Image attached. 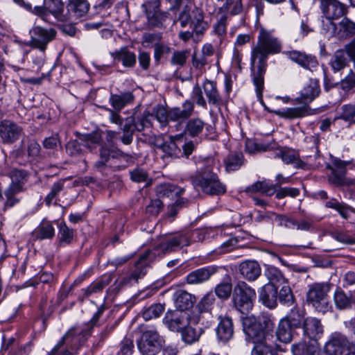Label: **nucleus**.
<instances>
[{
  "mask_svg": "<svg viewBox=\"0 0 355 355\" xmlns=\"http://www.w3.org/2000/svg\"><path fill=\"white\" fill-rule=\"evenodd\" d=\"M245 334L254 344L252 355H276L274 324L262 317L246 316L242 318Z\"/></svg>",
  "mask_w": 355,
  "mask_h": 355,
  "instance_id": "1",
  "label": "nucleus"
},
{
  "mask_svg": "<svg viewBox=\"0 0 355 355\" xmlns=\"http://www.w3.org/2000/svg\"><path fill=\"white\" fill-rule=\"evenodd\" d=\"M281 51V45L277 39L270 32L261 28L257 45L252 49L251 66L254 69L256 60H258L257 72L254 76L253 82L256 87L257 95L262 96L263 87V74L266 71V60L269 54L277 53Z\"/></svg>",
  "mask_w": 355,
  "mask_h": 355,
  "instance_id": "2",
  "label": "nucleus"
},
{
  "mask_svg": "<svg viewBox=\"0 0 355 355\" xmlns=\"http://www.w3.org/2000/svg\"><path fill=\"white\" fill-rule=\"evenodd\" d=\"M320 1L322 13L327 21V23L322 21L323 30L333 35L338 28L334 21L344 17L347 12V8L338 0Z\"/></svg>",
  "mask_w": 355,
  "mask_h": 355,
  "instance_id": "3",
  "label": "nucleus"
},
{
  "mask_svg": "<svg viewBox=\"0 0 355 355\" xmlns=\"http://www.w3.org/2000/svg\"><path fill=\"white\" fill-rule=\"evenodd\" d=\"M191 179L193 186L199 187L206 194L220 195L226 191L225 186L220 182L218 175L209 170L199 172Z\"/></svg>",
  "mask_w": 355,
  "mask_h": 355,
  "instance_id": "4",
  "label": "nucleus"
},
{
  "mask_svg": "<svg viewBox=\"0 0 355 355\" xmlns=\"http://www.w3.org/2000/svg\"><path fill=\"white\" fill-rule=\"evenodd\" d=\"M329 290L330 286L327 283L313 284L307 293V301L318 312L326 313L331 308L327 295Z\"/></svg>",
  "mask_w": 355,
  "mask_h": 355,
  "instance_id": "5",
  "label": "nucleus"
},
{
  "mask_svg": "<svg viewBox=\"0 0 355 355\" xmlns=\"http://www.w3.org/2000/svg\"><path fill=\"white\" fill-rule=\"evenodd\" d=\"M255 298L254 290L245 282H241L235 287L233 296L234 304L236 309L241 313H248L252 309Z\"/></svg>",
  "mask_w": 355,
  "mask_h": 355,
  "instance_id": "6",
  "label": "nucleus"
},
{
  "mask_svg": "<svg viewBox=\"0 0 355 355\" xmlns=\"http://www.w3.org/2000/svg\"><path fill=\"white\" fill-rule=\"evenodd\" d=\"M164 340L158 332L153 329L144 331L138 342V348L145 355H155L163 345Z\"/></svg>",
  "mask_w": 355,
  "mask_h": 355,
  "instance_id": "7",
  "label": "nucleus"
},
{
  "mask_svg": "<svg viewBox=\"0 0 355 355\" xmlns=\"http://www.w3.org/2000/svg\"><path fill=\"white\" fill-rule=\"evenodd\" d=\"M9 176L11 179V184L5 191L7 198L6 205L12 207L19 201L14 196L24 190L26 173L24 171L12 169L9 173Z\"/></svg>",
  "mask_w": 355,
  "mask_h": 355,
  "instance_id": "8",
  "label": "nucleus"
},
{
  "mask_svg": "<svg viewBox=\"0 0 355 355\" xmlns=\"http://www.w3.org/2000/svg\"><path fill=\"white\" fill-rule=\"evenodd\" d=\"M30 46L44 51L47 44L55 38L56 31L53 28L35 26L30 31Z\"/></svg>",
  "mask_w": 355,
  "mask_h": 355,
  "instance_id": "9",
  "label": "nucleus"
},
{
  "mask_svg": "<svg viewBox=\"0 0 355 355\" xmlns=\"http://www.w3.org/2000/svg\"><path fill=\"white\" fill-rule=\"evenodd\" d=\"M352 345L345 337H332L326 343L324 352L326 355H343Z\"/></svg>",
  "mask_w": 355,
  "mask_h": 355,
  "instance_id": "10",
  "label": "nucleus"
},
{
  "mask_svg": "<svg viewBox=\"0 0 355 355\" xmlns=\"http://www.w3.org/2000/svg\"><path fill=\"white\" fill-rule=\"evenodd\" d=\"M164 322L173 331H181L189 322L187 315L182 311H169L166 313Z\"/></svg>",
  "mask_w": 355,
  "mask_h": 355,
  "instance_id": "11",
  "label": "nucleus"
},
{
  "mask_svg": "<svg viewBox=\"0 0 355 355\" xmlns=\"http://www.w3.org/2000/svg\"><path fill=\"white\" fill-rule=\"evenodd\" d=\"M22 129L10 121H3L0 123V137L3 143L11 144L19 139Z\"/></svg>",
  "mask_w": 355,
  "mask_h": 355,
  "instance_id": "12",
  "label": "nucleus"
},
{
  "mask_svg": "<svg viewBox=\"0 0 355 355\" xmlns=\"http://www.w3.org/2000/svg\"><path fill=\"white\" fill-rule=\"evenodd\" d=\"M275 157L281 158L286 164H294L296 168H304L306 166V164L300 159L298 153L291 148H278L275 153Z\"/></svg>",
  "mask_w": 355,
  "mask_h": 355,
  "instance_id": "13",
  "label": "nucleus"
},
{
  "mask_svg": "<svg viewBox=\"0 0 355 355\" xmlns=\"http://www.w3.org/2000/svg\"><path fill=\"white\" fill-rule=\"evenodd\" d=\"M303 330L304 335L309 338L311 340H317L323 333V327L320 320L309 317L304 320Z\"/></svg>",
  "mask_w": 355,
  "mask_h": 355,
  "instance_id": "14",
  "label": "nucleus"
},
{
  "mask_svg": "<svg viewBox=\"0 0 355 355\" xmlns=\"http://www.w3.org/2000/svg\"><path fill=\"white\" fill-rule=\"evenodd\" d=\"M80 333H78L75 327L70 329L59 341V343L53 348L51 351L52 354H55L58 349L64 345L67 344L70 346L71 351L69 349L64 350L61 355H73V352L76 349L75 345L78 340V336Z\"/></svg>",
  "mask_w": 355,
  "mask_h": 355,
  "instance_id": "15",
  "label": "nucleus"
},
{
  "mask_svg": "<svg viewBox=\"0 0 355 355\" xmlns=\"http://www.w3.org/2000/svg\"><path fill=\"white\" fill-rule=\"evenodd\" d=\"M193 110V103L189 101H187L182 104V107H175L169 109V119L171 121L182 123L191 116Z\"/></svg>",
  "mask_w": 355,
  "mask_h": 355,
  "instance_id": "16",
  "label": "nucleus"
},
{
  "mask_svg": "<svg viewBox=\"0 0 355 355\" xmlns=\"http://www.w3.org/2000/svg\"><path fill=\"white\" fill-rule=\"evenodd\" d=\"M234 334L232 320L227 316H220L219 323L216 329V334L220 340L223 343L230 340Z\"/></svg>",
  "mask_w": 355,
  "mask_h": 355,
  "instance_id": "17",
  "label": "nucleus"
},
{
  "mask_svg": "<svg viewBox=\"0 0 355 355\" xmlns=\"http://www.w3.org/2000/svg\"><path fill=\"white\" fill-rule=\"evenodd\" d=\"M189 245V238L186 234H178L166 239L161 244L164 252H169L176 250L178 248Z\"/></svg>",
  "mask_w": 355,
  "mask_h": 355,
  "instance_id": "18",
  "label": "nucleus"
},
{
  "mask_svg": "<svg viewBox=\"0 0 355 355\" xmlns=\"http://www.w3.org/2000/svg\"><path fill=\"white\" fill-rule=\"evenodd\" d=\"M259 298L265 306L269 308L275 307L277 300V286L272 284H265L261 288Z\"/></svg>",
  "mask_w": 355,
  "mask_h": 355,
  "instance_id": "19",
  "label": "nucleus"
},
{
  "mask_svg": "<svg viewBox=\"0 0 355 355\" xmlns=\"http://www.w3.org/2000/svg\"><path fill=\"white\" fill-rule=\"evenodd\" d=\"M292 352L294 355H321L320 345L317 340L293 345Z\"/></svg>",
  "mask_w": 355,
  "mask_h": 355,
  "instance_id": "20",
  "label": "nucleus"
},
{
  "mask_svg": "<svg viewBox=\"0 0 355 355\" xmlns=\"http://www.w3.org/2000/svg\"><path fill=\"white\" fill-rule=\"evenodd\" d=\"M173 300L176 308L183 312L192 307L195 297L185 291L179 290L174 293Z\"/></svg>",
  "mask_w": 355,
  "mask_h": 355,
  "instance_id": "21",
  "label": "nucleus"
},
{
  "mask_svg": "<svg viewBox=\"0 0 355 355\" xmlns=\"http://www.w3.org/2000/svg\"><path fill=\"white\" fill-rule=\"evenodd\" d=\"M159 3L157 0L148 1L143 4L148 22L153 26H158L160 24L161 13L159 10Z\"/></svg>",
  "mask_w": 355,
  "mask_h": 355,
  "instance_id": "22",
  "label": "nucleus"
},
{
  "mask_svg": "<svg viewBox=\"0 0 355 355\" xmlns=\"http://www.w3.org/2000/svg\"><path fill=\"white\" fill-rule=\"evenodd\" d=\"M240 272L249 281L255 280L261 275L259 264L254 261H246L241 263Z\"/></svg>",
  "mask_w": 355,
  "mask_h": 355,
  "instance_id": "23",
  "label": "nucleus"
},
{
  "mask_svg": "<svg viewBox=\"0 0 355 355\" xmlns=\"http://www.w3.org/2000/svg\"><path fill=\"white\" fill-rule=\"evenodd\" d=\"M216 272L213 268H202L189 273L187 282L189 284H199L207 281Z\"/></svg>",
  "mask_w": 355,
  "mask_h": 355,
  "instance_id": "24",
  "label": "nucleus"
},
{
  "mask_svg": "<svg viewBox=\"0 0 355 355\" xmlns=\"http://www.w3.org/2000/svg\"><path fill=\"white\" fill-rule=\"evenodd\" d=\"M288 55L291 60L307 69L311 70L318 65V62L314 57L299 51H291L288 53Z\"/></svg>",
  "mask_w": 355,
  "mask_h": 355,
  "instance_id": "25",
  "label": "nucleus"
},
{
  "mask_svg": "<svg viewBox=\"0 0 355 355\" xmlns=\"http://www.w3.org/2000/svg\"><path fill=\"white\" fill-rule=\"evenodd\" d=\"M320 87L318 81L315 79H310L301 90V98L304 103L311 102L319 95Z\"/></svg>",
  "mask_w": 355,
  "mask_h": 355,
  "instance_id": "26",
  "label": "nucleus"
},
{
  "mask_svg": "<svg viewBox=\"0 0 355 355\" xmlns=\"http://www.w3.org/2000/svg\"><path fill=\"white\" fill-rule=\"evenodd\" d=\"M113 57L115 60L121 62L125 67L132 68L136 64V55L126 48H122L115 51L113 53Z\"/></svg>",
  "mask_w": 355,
  "mask_h": 355,
  "instance_id": "27",
  "label": "nucleus"
},
{
  "mask_svg": "<svg viewBox=\"0 0 355 355\" xmlns=\"http://www.w3.org/2000/svg\"><path fill=\"white\" fill-rule=\"evenodd\" d=\"M134 99V96L131 92H125L120 95L111 94L110 103L115 111H120L127 104L131 103Z\"/></svg>",
  "mask_w": 355,
  "mask_h": 355,
  "instance_id": "28",
  "label": "nucleus"
},
{
  "mask_svg": "<svg viewBox=\"0 0 355 355\" xmlns=\"http://www.w3.org/2000/svg\"><path fill=\"white\" fill-rule=\"evenodd\" d=\"M89 4L87 0H69L67 10L70 14L80 17L89 10Z\"/></svg>",
  "mask_w": 355,
  "mask_h": 355,
  "instance_id": "29",
  "label": "nucleus"
},
{
  "mask_svg": "<svg viewBox=\"0 0 355 355\" xmlns=\"http://www.w3.org/2000/svg\"><path fill=\"white\" fill-rule=\"evenodd\" d=\"M44 8L60 21L66 20L62 15L64 4L61 0H44Z\"/></svg>",
  "mask_w": 355,
  "mask_h": 355,
  "instance_id": "30",
  "label": "nucleus"
},
{
  "mask_svg": "<svg viewBox=\"0 0 355 355\" xmlns=\"http://www.w3.org/2000/svg\"><path fill=\"white\" fill-rule=\"evenodd\" d=\"M203 89L209 104L218 106L221 103V98L218 92L216 84L209 80L205 82Z\"/></svg>",
  "mask_w": 355,
  "mask_h": 355,
  "instance_id": "31",
  "label": "nucleus"
},
{
  "mask_svg": "<svg viewBox=\"0 0 355 355\" xmlns=\"http://www.w3.org/2000/svg\"><path fill=\"white\" fill-rule=\"evenodd\" d=\"M294 330L287 321L282 319L277 330V337L283 343H290L292 340Z\"/></svg>",
  "mask_w": 355,
  "mask_h": 355,
  "instance_id": "32",
  "label": "nucleus"
},
{
  "mask_svg": "<svg viewBox=\"0 0 355 355\" xmlns=\"http://www.w3.org/2000/svg\"><path fill=\"white\" fill-rule=\"evenodd\" d=\"M334 300L336 306L339 309H348L354 302L352 294L348 296L340 288L336 290Z\"/></svg>",
  "mask_w": 355,
  "mask_h": 355,
  "instance_id": "33",
  "label": "nucleus"
},
{
  "mask_svg": "<svg viewBox=\"0 0 355 355\" xmlns=\"http://www.w3.org/2000/svg\"><path fill=\"white\" fill-rule=\"evenodd\" d=\"M176 137H171L168 141H164L159 146V148L162 149L164 153V157H170L172 159L179 157L181 151L175 144V139Z\"/></svg>",
  "mask_w": 355,
  "mask_h": 355,
  "instance_id": "34",
  "label": "nucleus"
},
{
  "mask_svg": "<svg viewBox=\"0 0 355 355\" xmlns=\"http://www.w3.org/2000/svg\"><path fill=\"white\" fill-rule=\"evenodd\" d=\"M271 112L285 119H295L303 117L307 114V110L304 107H291L286 110H272Z\"/></svg>",
  "mask_w": 355,
  "mask_h": 355,
  "instance_id": "35",
  "label": "nucleus"
},
{
  "mask_svg": "<svg viewBox=\"0 0 355 355\" xmlns=\"http://www.w3.org/2000/svg\"><path fill=\"white\" fill-rule=\"evenodd\" d=\"M205 122L200 118L189 119L185 127V132L192 137H198L202 132Z\"/></svg>",
  "mask_w": 355,
  "mask_h": 355,
  "instance_id": "36",
  "label": "nucleus"
},
{
  "mask_svg": "<svg viewBox=\"0 0 355 355\" xmlns=\"http://www.w3.org/2000/svg\"><path fill=\"white\" fill-rule=\"evenodd\" d=\"M347 52L343 50L336 51L330 62L331 67L334 71H339L347 65Z\"/></svg>",
  "mask_w": 355,
  "mask_h": 355,
  "instance_id": "37",
  "label": "nucleus"
},
{
  "mask_svg": "<svg viewBox=\"0 0 355 355\" xmlns=\"http://www.w3.org/2000/svg\"><path fill=\"white\" fill-rule=\"evenodd\" d=\"M78 138L83 145L92 150L93 148L101 143L102 137L98 132H92L88 134H78Z\"/></svg>",
  "mask_w": 355,
  "mask_h": 355,
  "instance_id": "38",
  "label": "nucleus"
},
{
  "mask_svg": "<svg viewBox=\"0 0 355 355\" xmlns=\"http://www.w3.org/2000/svg\"><path fill=\"white\" fill-rule=\"evenodd\" d=\"M183 191V189L178 188L176 186L169 183L161 184L156 188V192L159 197H171L173 195L180 196Z\"/></svg>",
  "mask_w": 355,
  "mask_h": 355,
  "instance_id": "39",
  "label": "nucleus"
},
{
  "mask_svg": "<svg viewBox=\"0 0 355 355\" xmlns=\"http://www.w3.org/2000/svg\"><path fill=\"white\" fill-rule=\"evenodd\" d=\"M265 275L269 280L268 284H272L277 287L287 283V280L283 276L282 272L275 267L268 268Z\"/></svg>",
  "mask_w": 355,
  "mask_h": 355,
  "instance_id": "40",
  "label": "nucleus"
},
{
  "mask_svg": "<svg viewBox=\"0 0 355 355\" xmlns=\"http://www.w3.org/2000/svg\"><path fill=\"white\" fill-rule=\"evenodd\" d=\"M283 320L287 321L290 326L295 329L297 328L301 327L302 325H304V320L305 319H304V315L300 311L293 309L291 310V312Z\"/></svg>",
  "mask_w": 355,
  "mask_h": 355,
  "instance_id": "41",
  "label": "nucleus"
},
{
  "mask_svg": "<svg viewBox=\"0 0 355 355\" xmlns=\"http://www.w3.org/2000/svg\"><path fill=\"white\" fill-rule=\"evenodd\" d=\"M277 299L284 305L291 306L293 304L294 295L288 283L282 285Z\"/></svg>",
  "mask_w": 355,
  "mask_h": 355,
  "instance_id": "42",
  "label": "nucleus"
},
{
  "mask_svg": "<svg viewBox=\"0 0 355 355\" xmlns=\"http://www.w3.org/2000/svg\"><path fill=\"white\" fill-rule=\"evenodd\" d=\"M34 235L38 239H51L55 235V230L49 223L42 224L35 230Z\"/></svg>",
  "mask_w": 355,
  "mask_h": 355,
  "instance_id": "43",
  "label": "nucleus"
},
{
  "mask_svg": "<svg viewBox=\"0 0 355 355\" xmlns=\"http://www.w3.org/2000/svg\"><path fill=\"white\" fill-rule=\"evenodd\" d=\"M327 168L331 171V175L329 176V180L332 184L336 185H353L355 184V180L347 178L343 175H338L330 165H327Z\"/></svg>",
  "mask_w": 355,
  "mask_h": 355,
  "instance_id": "44",
  "label": "nucleus"
},
{
  "mask_svg": "<svg viewBox=\"0 0 355 355\" xmlns=\"http://www.w3.org/2000/svg\"><path fill=\"white\" fill-rule=\"evenodd\" d=\"M182 340L189 344H191L197 341L202 333L201 329L198 330L195 329L187 325L181 331Z\"/></svg>",
  "mask_w": 355,
  "mask_h": 355,
  "instance_id": "45",
  "label": "nucleus"
},
{
  "mask_svg": "<svg viewBox=\"0 0 355 355\" xmlns=\"http://www.w3.org/2000/svg\"><path fill=\"white\" fill-rule=\"evenodd\" d=\"M338 28L342 36L355 35V23L347 17H343L338 23Z\"/></svg>",
  "mask_w": 355,
  "mask_h": 355,
  "instance_id": "46",
  "label": "nucleus"
},
{
  "mask_svg": "<svg viewBox=\"0 0 355 355\" xmlns=\"http://www.w3.org/2000/svg\"><path fill=\"white\" fill-rule=\"evenodd\" d=\"M248 190L252 192H261L266 196H272L275 191V187L268 184L266 182H257Z\"/></svg>",
  "mask_w": 355,
  "mask_h": 355,
  "instance_id": "47",
  "label": "nucleus"
},
{
  "mask_svg": "<svg viewBox=\"0 0 355 355\" xmlns=\"http://www.w3.org/2000/svg\"><path fill=\"white\" fill-rule=\"evenodd\" d=\"M111 282L110 277H106L101 281L92 284L85 290V297H89L91 294L100 292Z\"/></svg>",
  "mask_w": 355,
  "mask_h": 355,
  "instance_id": "48",
  "label": "nucleus"
},
{
  "mask_svg": "<svg viewBox=\"0 0 355 355\" xmlns=\"http://www.w3.org/2000/svg\"><path fill=\"white\" fill-rule=\"evenodd\" d=\"M243 164V155L241 153L230 155L226 161V168L227 171L237 170Z\"/></svg>",
  "mask_w": 355,
  "mask_h": 355,
  "instance_id": "49",
  "label": "nucleus"
},
{
  "mask_svg": "<svg viewBox=\"0 0 355 355\" xmlns=\"http://www.w3.org/2000/svg\"><path fill=\"white\" fill-rule=\"evenodd\" d=\"M164 310V306L160 304L152 305L143 312V318L146 320L158 318L163 313Z\"/></svg>",
  "mask_w": 355,
  "mask_h": 355,
  "instance_id": "50",
  "label": "nucleus"
},
{
  "mask_svg": "<svg viewBox=\"0 0 355 355\" xmlns=\"http://www.w3.org/2000/svg\"><path fill=\"white\" fill-rule=\"evenodd\" d=\"M169 110H166L163 106H157L153 109V118L156 119L162 125H166L170 121L168 116Z\"/></svg>",
  "mask_w": 355,
  "mask_h": 355,
  "instance_id": "51",
  "label": "nucleus"
},
{
  "mask_svg": "<svg viewBox=\"0 0 355 355\" xmlns=\"http://www.w3.org/2000/svg\"><path fill=\"white\" fill-rule=\"evenodd\" d=\"M171 49V47L163 42L154 45V59L155 62L159 64L164 55L170 53Z\"/></svg>",
  "mask_w": 355,
  "mask_h": 355,
  "instance_id": "52",
  "label": "nucleus"
},
{
  "mask_svg": "<svg viewBox=\"0 0 355 355\" xmlns=\"http://www.w3.org/2000/svg\"><path fill=\"white\" fill-rule=\"evenodd\" d=\"M232 291V286L230 282H222L215 288L216 295L221 299H227Z\"/></svg>",
  "mask_w": 355,
  "mask_h": 355,
  "instance_id": "53",
  "label": "nucleus"
},
{
  "mask_svg": "<svg viewBox=\"0 0 355 355\" xmlns=\"http://www.w3.org/2000/svg\"><path fill=\"white\" fill-rule=\"evenodd\" d=\"M59 233L60 234V242L66 244L70 243L73 238V230L69 229L64 223H62L59 227Z\"/></svg>",
  "mask_w": 355,
  "mask_h": 355,
  "instance_id": "54",
  "label": "nucleus"
},
{
  "mask_svg": "<svg viewBox=\"0 0 355 355\" xmlns=\"http://www.w3.org/2000/svg\"><path fill=\"white\" fill-rule=\"evenodd\" d=\"M142 40V45L144 46L150 47V44L154 46V45L162 42V35L159 33H146L144 34Z\"/></svg>",
  "mask_w": 355,
  "mask_h": 355,
  "instance_id": "55",
  "label": "nucleus"
},
{
  "mask_svg": "<svg viewBox=\"0 0 355 355\" xmlns=\"http://www.w3.org/2000/svg\"><path fill=\"white\" fill-rule=\"evenodd\" d=\"M326 207L336 210L344 218H347L349 209L344 204L332 199L326 202Z\"/></svg>",
  "mask_w": 355,
  "mask_h": 355,
  "instance_id": "56",
  "label": "nucleus"
},
{
  "mask_svg": "<svg viewBox=\"0 0 355 355\" xmlns=\"http://www.w3.org/2000/svg\"><path fill=\"white\" fill-rule=\"evenodd\" d=\"M64 184V180H61L53 185L51 191L45 198V202L48 205H50L53 199L63 190Z\"/></svg>",
  "mask_w": 355,
  "mask_h": 355,
  "instance_id": "57",
  "label": "nucleus"
},
{
  "mask_svg": "<svg viewBox=\"0 0 355 355\" xmlns=\"http://www.w3.org/2000/svg\"><path fill=\"white\" fill-rule=\"evenodd\" d=\"M189 51H175L171 59L173 65L183 66L188 58Z\"/></svg>",
  "mask_w": 355,
  "mask_h": 355,
  "instance_id": "58",
  "label": "nucleus"
},
{
  "mask_svg": "<svg viewBox=\"0 0 355 355\" xmlns=\"http://www.w3.org/2000/svg\"><path fill=\"white\" fill-rule=\"evenodd\" d=\"M332 165L329 164L338 175H345L347 171L346 167L349 164L350 162L343 161L337 157L331 156Z\"/></svg>",
  "mask_w": 355,
  "mask_h": 355,
  "instance_id": "59",
  "label": "nucleus"
},
{
  "mask_svg": "<svg viewBox=\"0 0 355 355\" xmlns=\"http://www.w3.org/2000/svg\"><path fill=\"white\" fill-rule=\"evenodd\" d=\"M229 19V16L226 14H221L218 17L216 24L214 26V32L219 36L226 33V24Z\"/></svg>",
  "mask_w": 355,
  "mask_h": 355,
  "instance_id": "60",
  "label": "nucleus"
},
{
  "mask_svg": "<svg viewBox=\"0 0 355 355\" xmlns=\"http://www.w3.org/2000/svg\"><path fill=\"white\" fill-rule=\"evenodd\" d=\"M340 118L345 121L355 123V103L343 106Z\"/></svg>",
  "mask_w": 355,
  "mask_h": 355,
  "instance_id": "61",
  "label": "nucleus"
},
{
  "mask_svg": "<svg viewBox=\"0 0 355 355\" xmlns=\"http://www.w3.org/2000/svg\"><path fill=\"white\" fill-rule=\"evenodd\" d=\"M81 144L77 140H71L69 141L66 146L67 153L71 156H77L83 154V150L81 148Z\"/></svg>",
  "mask_w": 355,
  "mask_h": 355,
  "instance_id": "62",
  "label": "nucleus"
},
{
  "mask_svg": "<svg viewBox=\"0 0 355 355\" xmlns=\"http://www.w3.org/2000/svg\"><path fill=\"white\" fill-rule=\"evenodd\" d=\"M209 62L208 58L204 55L194 53L192 56L193 66L197 69H202Z\"/></svg>",
  "mask_w": 355,
  "mask_h": 355,
  "instance_id": "63",
  "label": "nucleus"
},
{
  "mask_svg": "<svg viewBox=\"0 0 355 355\" xmlns=\"http://www.w3.org/2000/svg\"><path fill=\"white\" fill-rule=\"evenodd\" d=\"M341 87L344 90H349L355 87V73L351 71L341 81Z\"/></svg>",
  "mask_w": 355,
  "mask_h": 355,
  "instance_id": "64",
  "label": "nucleus"
}]
</instances>
